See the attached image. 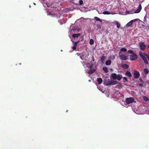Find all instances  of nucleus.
<instances>
[{
  "label": "nucleus",
  "instance_id": "obj_1",
  "mask_svg": "<svg viewBox=\"0 0 149 149\" xmlns=\"http://www.w3.org/2000/svg\"><path fill=\"white\" fill-rule=\"evenodd\" d=\"M141 4H140L138 7V9L136 10H135V9L134 8H132L130 10V13L131 14H133L134 13H138L141 11Z\"/></svg>",
  "mask_w": 149,
  "mask_h": 149
},
{
  "label": "nucleus",
  "instance_id": "obj_2",
  "mask_svg": "<svg viewBox=\"0 0 149 149\" xmlns=\"http://www.w3.org/2000/svg\"><path fill=\"white\" fill-rule=\"evenodd\" d=\"M134 99L133 97H130L126 99L125 102L127 104H129L133 102H136V101H134Z\"/></svg>",
  "mask_w": 149,
  "mask_h": 149
},
{
  "label": "nucleus",
  "instance_id": "obj_3",
  "mask_svg": "<svg viewBox=\"0 0 149 149\" xmlns=\"http://www.w3.org/2000/svg\"><path fill=\"white\" fill-rule=\"evenodd\" d=\"M130 59L132 61H134L137 59L138 56L135 53H134L130 56Z\"/></svg>",
  "mask_w": 149,
  "mask_h": 149
},
{
  "label": "nucleus",
  "instance_id": "obj_4",
  "mask_svg": "<svg viewBox=\"0 0 149 149\" xmlns=\"http://www.w3.org/2000/svg\"><path fill=\"white\" fill-rule=\"evenodd\" d=\"M139 47L142 50H145L146 47V45H145L144 43L143 42H140L139 44Z\"/></svg>",
  "mask_w": 149,
  "mask_h": 149
},
{
  "label": "nucleus",
  "instance_id": "obj_5",
  "mask_svg": "<svg viewBox=\"0 0 149 149\" xmlns=\"http://www.w3.org/2000/svg\"><path fill=\"white\" fill-rule=\"evenodd\" d=\"M134 78L136 79H137L139 77L140 74L138 71L136 70H134Z\"/></svg>",
  "mask_w": 149,
  "mask_h": 149
},
{
  "label": "nucleus",
  "instance_id": "obj_6",
  "mask_svg": "<svg viewBox=\"0 0 149 149\" xmlns=\"http://www.w3.org/2000/svg\"><path fill=\"white\" fill-rule=\"evenodd\" d=\"M79 41L74 42L73 45V47H72V48L74 50H75L76 49V47L77 46L78 43H79Z\"/></svg>",
  "mask_w": 149,
  "mask_h": 149
},
{
  "label": "nucleus",
  "instance_id": "obj_7",
  "mask_svg": "<svg viewBox=\"0 0 149 149\" xmlns=\"http://www.w3.org/2000/svg\"><path fill=\"white\" fill-rule=\"evenodd\" d=\"M120 58L123 60H126L127 59V56L124 54H121L120 56Z\"/></svg>",
  "mask_w": 149,
  "mask_h": 149
},
{
  "label": "nucleus",
  "instance_id": "obj_8",
  "mask_svg": "<svg viewBox=\"0 0 149 149\" xmlns=\"http://www.w3.org/2000/svg\"><path fill=\"white\" fill-rule=\"evenodd\" d=\"M121 67L124 69H127L129 68V66L128 65L125 64H122L121 65Z\"/></svg>",
  "mask_w": 149,
  "mask_h": 149
},
{
  "label": "nucleus",
  "instance_id": "obj_9",
  "mask_svg": "<svg viewBox=\"0 0 149 149\" xmlns=\"http://www.w3.org/2000/svg\"><path fill=\"white\" fill-rule=\"evenodd\" d=\"M106 57L104 56H102L101 58V61L102 63L103 64L105 62V60L106 58Z\"/></svg>",
  "mask_w": 149,
  "mask_h": 149
},
{
  "label": "nucleus",
  "instance_id": "obj_10",
  "mask_svg": "<svg viewBox=\"0 0 149 149\" xmlns=\"http://www.w3.org/2000/svg\"><path fill=\"white\" fill-rule=\"evenodd\" d=\"M95 71V69H90L89 71L87 72V73L89 74H91L94 73Z\"/></svg>",
  "mask_w": 149,
  "mask_h": 149
},
{
  "label": "nucleus",
  "instance_id": "obj_11",
  "mask_svg": "<svg viewBox=\"0 0 149 149\" xmlns=\"http://www.w3.org/2000/svg\"><path fill=\"white\" fill-rule=\"evenodd\" d=\"M109 82L110 83L109 84V85H114L116 84L117 83V81H109Z\"/></svg>",
  "mask_w": 149,
  "mask_h": 149
},
{
  "label": "nucleus",
  "instance_id": "obj_12",
  "mask_svg": "<svg viewBox=\"0 0 149 149\" xmlns=\"http://www.w3.org/2000/svg\"><path fill=\"white\" fill-rule=\"evenodd\" d=\"M117 75L116 73H113L111 75V77L114 79H116L117 78Z\"/></svg>",
  "mask_w": 149,
  "mask_h": 149
},
{
  "label": "nucleus",
  "instance_id": "obj_13",
  "mask_svg": "<svg viewBox=\"0 0 149 149\" xmlns=\"http://www.w3.org/2000/svg\"><path fill=\"white\" fill-rule=\"evenodd\" d=\"M110 81V80L109 79H106L105 80L104 82L106 86H108L109 85V84L110 83L109 81Z\"/></svg>",
  "mask_w": 149,
  "mask_h": 149
},
{
  "label": "nucleus",
  "instance_id": "obj_14",
  "mask_svg": "<svg viewBox=\"0 0 149 149\" xmlns=\"http://www.w3.org/2000/svg\"><path fill=\"white\" fill-rule=\"evenodd\" d=\"M97 81L99 84H101L103 81L102 79L100 78H97Z\"/></svg>",
  "mask_w": 149,
  "mask_h": 149
},
{
  "label": "nucleus",
  "instance_id": "obj_15",
  "mask_svg": "<svg viewBox=\"0 0 149 149\" xmlns=\"http://www.w3.org/2000/svg\"><path fill=\"white\" fill-rule=\"evenodd\" d=\"M111 63V61L110 60H109L106 61L105 62V64L106 65H110Z\"/></svg>",
  "mask_w": 149,
  "mask_h": 149
},
{
  "label": "nucleus",
  "instance_id": "obj_16",
  "mask_svg": "<svg viewBox=\"0 0 149 149\" xmlns=\"http://www.w3.org/2000/svg\"><path fill=\"white\" fill-rule=\"evenodd\" d=\"M125 74L128 76L129 77H131L132 76V74L130 73V72L129 71H127L126 73Z\"/></svg>",
  "mask_w": 149,
  "mask_h": 149
},
{
  "label": "nucleus",
  "instance_id": "obj_17",
  "mask_svg": "<svg viewBox=\"0 0 149 149\" xmlns=\"http://www.w3.org/2000/svg\"><path fill=\"white\" fill-rule=\"evenodd\" d=\"M81 35V34L79 33H78L77 34H74L72 35V37L74 38H75L78 37L79 36H80Z\"/></svg>",
  "mask_w": 149,
  "mask_h": 149
},
{
  "label": "nucleus",
  "instance_id": "obj_18",
  "mask_svg": "<svg viewBox=\"0 0 149 149\" xmlns=\"http://www.w3.org/2000/svg\"><path fill=\"white\" fill-rule=\"evenodd\" d=\"M122 77V76L121 75L118 74L117 75V78L116 79H117L118 81H120Z\"/></svg>",
  "mask_w": 149,
  "mask_h": 149
},
{
  "label": "nucleus",
  "instance_id": "obj_19",
  "mask_svg": "<svg viewBox=\"0 0 149 149\" xmlns=\"http://www.w3.org/2000/svg\"><path fill=\"white\" fill-rule=\"evenodd\" d=\"M79 1V0H72L73 3L76 5L78 4Z\"/></svg>",
  "mask_w": 149,
  "mask_h": 149
},
{
  "label": "nucleus",
  "instance_id": "obj_20",
  "mask_svg": "<svg viewBox=\"0 0 149 149\" xmlns=\"http://www.w3.org/2000/svg\"><path fill=\"white\" fill-rule=\"evenodd\" d=\"M103 70L104 71V72L107 73L108 72V70L107 68V67H103Z\"/></svg>",
  "mask_w": 149,
  "mask_h": 149
},
{
  "label": "nucleus",
  "instance_id": "obj_21",
  "mask_svg": "<svg viewBox=\"0 0 149 149\" xmlns=\"http://www.w3.org/2000/svg\"><path fill=\"white\" fill-rule=\"evenodd\" d=\"M88 65H88V67L90 68V69H92L93 66V64L92 63H90V64H88Z\"/></svg>",
  "mask_w": 149,
  "mask_h": 149
},
{
  "label": "nucleus",
  "instance_id": "obj_22",
  "mask_svg": "<svg viewBox=\"0 0 149 149\" xmlns=\"http://www.w3.org/2000/svg\"><path fill=\"white\" fill-rule=\"evenodd\" d=\"M144 72L145 74H148L149 73L148 69L147 68H145L144 70Z\"/></svg>",
  "mask_w": 149,
  "mask_h": 149
},
{
  "label": "nucleus",
  "instance_id": "obj_23",
  "mask_svg": "<svg viewBox=\"0 0 149 149\" xmlns=\"http://www.w3.org/2000/svg\"><path fill=\"white\" fill-rule=\"evenodd\" d=\"M94 18L97 21H99L101 22H102V20L99 17H95Z\"/></svg>",
  "mask_w": 149,
  "mask_h": 149
},
{
  "label": "nucleus",
  "instance_id": "obj_24",
  "mask_svg": "<svg viewBox=\"0 0 149 149\" xmlns=\"http://www.w3.org/2000/svg\"><path fill=\"white\" fill-rule=\"evenodd\" d=\"M143 60L145 63L146 64H148V61L147 58L146 57H145L144 58H143Z\"/></svg>",
  "mask_w": 149,
  "mask_h": 149
},
{
  "label": "nucleus",
  "instance_id": "obj_25",
  "mask_svg": "<svg viewBox=\"0 0 149 149\" xmlns=\"http://www.w3.org/2000/svg\"><path fill=\"white\" fill-rule=\"evenodd\" d=\"M132 22L130 21V22H128L127 24H126L127 26H128L130 27L132 26Z\"/></svg>",
  "mask_w": 149,
  "mask_h": 149
},
{
  "label": "nucleus",
  "instance_id": "obj_26",
  "mask_svg": "<svg viewBox=\"0 0 149 149\" xmlns=\"http://www.w3.org/2000/svg\"><path fill=\"white\" fill-rule=\"evenodd\" d=\"M103 14L104 15H109L110 14V13L108 11H104L103 12Z\"/></svg>",
  "mask_w": 149,
  "mask_h": 149
},
{
  "label": "nucleus",
  "instance_id": "obj_27",
  "mask_svg": "<svg viewBox=\"0 0 149 149\" xmlns=\"http://www.w3.org/2000/svg\"><path fill=\"white\" fill-rule=\"evenodd\" d=\"M139 55L142 58V59L145 57V56H144L143 54L141 52H139Z\"/></svg>",
  "mask_w": 149,
  "mask_h": 149
},
{
  "label": "nucleus",
  "instance_id": "obj_28",
  "mask_svg": "<svg viewBox=\"0 0 149 149\" xmlns=\"http://www.w3.org/2000/svg\"><path fill=\"white\" fill-rule=\"evenodd\" d=\"M89 43L91 45H93L94 43L93 40L92 39H91L90 40Z\"/></svg>",
  "mask_w": 149,
  "mask_h": 149
},
{
  "label": "nucleus",
  "instance_id": "obj_29",
  "mask_svg": "<svg viewBox=\"0 0 149 149\" xmlns=\"http://www.w3.org/2000/svg\"><path fill=\"white\" fill-rule=\"evenodd\" d=\"M116 24L117 25V27L118 28H120V24L118 22H115Z\"/></svg>",
  "mask_w": 149,
  "mask_h": 149
},
{
  "label": "nucleus",
  "instance_id": "obj_30",
  "mask_svg": "<svg viewBox=\"0 0 149 149\" xmlns=\"http://www.w3.org/2000/svg\"><path fill=\"white\" fill-rule=\"evenodd\" d=\"M120 51L121 52H125L127 51V49L125 48H122L120 49Z\"/></svg>",
  "mask_w": 149,
  "mask_h": 149
},
{
  "label": "nucleus",
  "instance_id": "obj_31",
  "mask_svg": "<svg viewBox=\"0 0 149 149\" xmlns=\"http://www.w3.org/2000/svg\"><path fill=\"white\" fill-rule=\"evenodd\" d=\"M84 55L83 53H81V55L80 56V58L82 60H83L84 59Z\"/></svg>",
  "mask_w": 149,
  "mask_h": 149
},
{
  "label": "nucleus",
  "instance_id": "obj_32",
  "mask_svg": "<svg viewBox=\"0 0 149 149\" xmlns=\"http://www.w3.org/2000/svg\"><path fill=\"white\" fill-rule=\"evenodd\" d=\"M144 55L146 56L149 61V55L146 53H144Z\"/></svg>",
  "mask_w": 149,
  "mask_h": 149
},
{
  "label": "nucleus",
  "instance_id": "obj_33",
  "mask_svg": "<svg viewBox=\"0 0 149 149\" xmlns=\"http://www.w3.org/2000/svg\"><path fill=\"white\" fill-rule=\"evenodd\" d=\"M128 52L129 53L131 54H134V52L132 50H129L128 51Z\"/></svg>",
  "mask_w": 149,
  "mask_h": 149
},
{
  "label": "nucleus",
  "instance_id": "obj_34",
  "mask_svg": "<svg viewBox=\"0 0 149 149\" xmlns=\"http://www.w3.org/2000/svg\"><path fill=\"white\" fill-rule=\"evenodd\" d=\"M143 100L146 101H148L149 99L147 97L144 96Z\"/></svg>",
  "mask_w": 149,
  "mask_h": 149
},
{
  "label": "nucleus",
  "instance_id": "obj_35",
  "mask_svg": "<svg viewBox=\"0 0 149 149\" xmlns=\"http://www.w3.org/2000/svg\"><path fill=\"white\" fill-rule=\"evenodd\" d=\"M79 2L80 5H81L83 4V2L82 0H79Z\"/></svg>",
  "mask_w": 149,
  "mask_h": 149
},
{
  "label": "nucleus",
  "instance_id": "obj_36",
  "mask_svg": "<svg viewBox=\"0 0 149 149\" xmlns=\"http://www.w3.org/2000/svg\"><path fill=\"white\" fill-rule=\"evenodd\" d=\"M139 80L140 81V82L142 83H143V80L142 79L141 77H140L139 78Z\"/></svg>",
  "mask_w": 149,
  "mask_h": 149
},
{
  "label": "nucleus",
  "instance_id": "obj_37",
  "mask_svg": "<svg viewBox=\"0 0 149 149\" xmlns=\"http://www.w3.org/2000/svg\"><path fill=\"white\" fill-rule=\"evenodd\" d=\"M138 20L137 19H135L132 20H131V21L133 23V22H135L137 21Z\"/></svg>",
  "mask_w": 149,
  "mask_h": 149
},
{
  "label": "nucleus",
  "instance_id": "obj_38",
  "mask_svg": "<svg viewBox=\"0 0 149 149\" xmlns=\"http://www.w3.org/2000/svg\"><path fill=\"white\" fill-rule=\"evenodd\" d=\"M123 79L125 81H124V82H125V81H128V79L126 77H123Z\"/></svg>",
  "mask_w": 149,
  "mask_h": 149
},
{
  "label": "nucleus",
  "instance_id": "obj_39",
  "mask_svg": "<svg viewBox=\"0 0 149 149\" xmlns=\"http://www.w3.org/2000/svg\"><path fill=\"white\" fill-rule=\"evenodd\" d=\"M125 12L127 14H131L130 13V11H126Z\"/></svg>",
  "mask_w": 149,
  "mask_h": 149
},
{
  "label": "nucleus",
  "instance_id": "obj_40",
  "mask_svg": "<svg viewBox=\"0 0 149 149\" xmlns=\"http://www.w3.org/2000/svg\"><path fill=\"white\" fill-rule=\"evenodd\" d=\"M76 54L78 56H81V53H77Z\"/></svg>",
  "mask_w": 149,
  "mask_h": 149
},
{
  "label": "nucleus",
  "instance_id": "obj_41",
  "mask_svg": "<svg viewBox=\"0 0 149 149\" xmlns=\"http://www.w3.org/2000/svg\"><path fill=\"white\" fill-rule=\"evenodd\" d=\"M143 83H141V84H139V85L140 87H142L143 86Z\"/></svg>",
  "mask_w": 149,
  "mask_h": 149
},
{
  "label": "nucleus",
  "instance_id": "obj_42",
  "mask_svg": "<svg viewBox=\"0 0 149 149\" xmlns=\"http://www.w3.org/2000/svg\"><path fill=\"white\" fill-rule=\"evenodd\" d=\"M92 61L94 62L95 61V59H94L93 56H92Z\"/></svg>",
  "mask_w": 149,
  "mask_h": 149
},
{
  "label": "nucleus",
  "instance_id": "obj_43",
  "mask_svg": "<svg viewBox=\"0 0 149 149\" xmlns=\"http://www.w3.org/2000/svg\"><path fill=\"white\" fill-rule=\"evenodd\" d=\"M97 26L99 28H100V27H101V26H100V25H97Z\"/></svg>",
  "mask_w": 149,
  "mask_h": 149
},
{
  "label": "nucleus",
  "instance_id": "obj_44",
  "mask_svg": "<svg viewBox=\"0 0 149 149\" xmlns=\"http://www.w3.org/2000/svg\"><path fill=\"white\" fill-rule=\"evenodd\" d=\"M147 47L148 48H149V45H148Z\"/></svg>",
  "mask_w": 149,
  "mask_h": 149
},
{
  "label": "nucleus",
  "instance_id": "obj_45",
  "mask_svg": "<svg viewBox=\"0 0 149 149\" xmlns=\"http://www.w3.org/2000/svg\"><path fill=\"white\" fill-rule=\"evenodd\" d=\"M77 31H79V29H77Z\"/></svg>",
  "mask_w": 149,
  "mask_h": 149
},
{
  "label": "nucleus",
  "instance_id": "obj_46",
  "mask_svg": "<svg viewBox=\"0 0 149 149\" xmlns=\"http://www.w3.org/2000/svg\"><path fill=\"white\" fill-rule=\"evenodd\" d=\"M89 81H91V80H89Z\"/></svg>",
  "mask_w": 149,
  "mask_h": 149
},
{
  "label": "nucleus",
  "instance_id": "obj_47",
  "mask_svg": "<svg viewBox=\"0 0 149 149\" xmlns=\"http://www.w3.org/2000/svg\"><path fill=\"white\" fill-rule=\"evenodd\" d=\"M34 4L36 5V4L34 3Z\"/></svg>",
  "mask_w": 149,
  "mask_h": 149
},
{
  "label": "nucleus",
  "instance_id": "obj_48",
  "mask_svg": "<svg viewBox=\"0 0 149 149\" xmlns=\"http://www.w3.org/2000/svg\"><path fill=\"white\" fill-rule=\"evenodd\" d=\"M49 15H51V14H49Z\"/></svg>",
  "mask_w": 149,
  "mask_h": 149
},
{
  "label": "nucleus",
  "instance_id": "obj_49",
  "mask_svg": "<svg viewBox=\"0 0 149 149\" xmlns=\"http://www.w3.org/2000/svg\"><path fill=\"white\" fill-rule=\"evenodd\" d=\"M68 110H67V111H66V112H68Z\"/></svg>",
  "mask_w": 149,
  "mask_h": 149
},
{
  "label": "nucleus",
  "instance_id": "obj_50",
  "mask_svg": "<svg viewBox=\"0 0 149 149\" xmlns=\"http://www.w3.org/2000/svg\"><path fill=\"white\" fill-rule=\"evenodd\" d=\"M148 54H149V52L148 53Z\"/></svg>",
  "mask_w": 149,
  "mask_h": 149
}]
</instances>
